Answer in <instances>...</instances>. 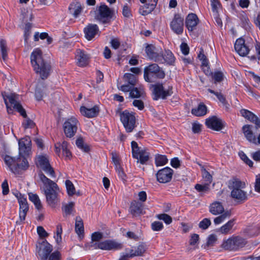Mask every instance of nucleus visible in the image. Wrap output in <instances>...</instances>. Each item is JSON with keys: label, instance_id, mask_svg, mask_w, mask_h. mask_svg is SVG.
<instances>
[{"label": "nucleus", "instance_id": "obj_1", "mask_svg": "<svg viewBox=\"0 0 260 260\" xmlns=\"http://www.w3.org/2000/svg\"><path fill=\"white\" fill-rule=\"evenodd\" d=\"M31 148V140L30 137L25 136L19 141V157L13 158L5 155L4 160L9 170L14 174H17L18 169L25 170L28 167L26 156L28 155Z\"/></svg>", "mask_w": 260, "mask_h": 260}, {"label": "nucleus", "instance_id": "obj_2", "mask_svg": "<svg viewBox=\"0 0 260 260\" xmlns=\"http://www.w3.org/2000/svg\"><path fill=\"white\" fill-rule=\"evenodd\" d=\"M34 61L36 63V73L42 79H47L50 74L51 67L50 63L43 59L42 51L40 48H37L34 51Z\"/></svg>", "mask_w": 260, "mask_h": 260}, {"label": "nucleus", "instance_id": "obj_3", "mask_svg": "<svg viewBox=\"0 0 260 260\" xmlns=\"http://www.w3.org/2000/svg\"><path fill=\"white\" fill-rule=\"evenodd\" d=\"M245 187L244 182L239 179L234 178L229 182V187L232 189L231 196L235 200L244 202L247 199V193L243 189Z\"/></svg>", "mask_w": 260, "mask_h": 260}, {"label": "nucleus", "instance_id": "obj_4", "mask_svg": "<svg viewBox=\"0 0 260 260\" xmlns=\"http://www.w3.org/2000/svg\"><path fill=\"white\" fill-rule=\"evenodd\" d=\"M165 76L163 69L156 63L150 64L144 69V78L147 82H153L154 79H162Z\"/></svg>", "mask_w": 260, "mask_h": 260}, {"label": "nucleus", "instance_id": "obj_5", "mask_svg": "<svg viewBox=\"0 0 260 260\" xmlns=\"http://www.w3.org/2000/svg\"><path fill=\"white\" fill-rule=\"evenodd\" d=\"M94 13V19L103 24L109 23L114 15V11L105 4L96 6Z\"/></svg>", "mask_w": 260, "mask_h": 260}, {"label": "nucleus", "instance_id": "obj_6", "mask_svg": "<svg viewBox=\"0 0 260 260\" xmlns=\"http://www.w3.org/2000/svg\"><path fill=\"white\" fill-rule=\"evenodd\" d=\"M36 165L38 168L44 171L50 177L55 178V173L50 164L49 157L46 154H41L36 156Z\"/></svg>", "mask_w": 260, "mask_h": 260}, {"label": "nucleus", "instance_id": "obj_7", "mask_svg": "<svg viewBox=\"0 0 260 260\" xmlns=\"http://www.w3.org/2000/svg\"><path fill=\"white\" fill-rule=\"evenodd\" d=\"M9 100L10 106L5 100V104L7 106L8 112L10 114L12 113V107L14 109L17 111L24 117H26V114L25 110L23 109L21 105L18 102V95L15 93H11L7 96Z\"/></svg>", "mask_w": 260, "mask_h": 260}, {"label": "nucleus", "instance_id": "obj_8", "mask_svg": "<svg viewBox=\"0 0 260 260\" xmlns=\"http://www.w3.org/2000/svg\"><path fill=\"white\" fill-rule=\"evenodd\" d=\"M131 145L133 157L137 159V163L145 164L149 160V153L145 149H140L137 143L135 141H132Z\"/></svg>", "mask_w": 260, "mask_h": 260}, {"label": "nucleus", "instance_id": "obj_9", "mask_svg": "<svg viewBox=\"0 0 260 260\" xmlns=\"http://www.w3.org/2000/svg\"><path fill=\"white\" fill-rule=\"evenodd\" d=\"M79 124V121L75 117H72L67 119L63 124V132L66 136L69 138L73 137L77 132Z\"/></svg>", "mask_w": 260, "mask_h": 260}, {"label": "nucleus", "instance_id": "obj_10", "mask_svg": "<svg viewBox=\"0 0 260 260\" xmlns=\"http://www.w3.org/2000/svg\"><path fill=\"white\" fill-rule=\"evenodd\" d=\"M120 120L127 132H132L135 127L136 118L135 115L127 110L120 114Z\"/></svg>", "mask_w": 260, "mask_h": 260}, {"label": "nucleus", "instance_id": "obj_11", "mask_svg": "<svg viewBox=\"0 0 260 260\" xmlns=\"http://www.w3.org/2000/svg\"><path fill=\"white\" fill-rule=\"evenodd\" d=\"M145 52L147 57L155 62L162 61V51L161 48L152 44H148L145 47Z\"/></svg>", "mask_w": 260, "mask_h": 260}, {"label": "nucleus", "instance_id": "obj_12", "mask_svg": "<svg viewBox=\"0 0 260 260\" xmlns=\"http://www.w3.org/2000/svg\"><path fill=\"white\" fill-rule=\"evenodd\" d=\"M40 180L42 182L44 186L45 194L59 191V189L56 183L48 178L41 171L39 173Z\"/></svg>", "mask_w": 260, "mask_h": 260}, {"label": "nucleus", "instance_id": "obj_13", "mask_svg": "<svg viewBox=\"0 0 260 260\" xmlns=\"http://www.w3.org/2000/svg\"><path fill=\"white\" fill-rule=\"evenodd\" d=\"M152 87L154 100H157L159 98L165 99L173 93L172 87H169L167 90H165L162 84L159 83L153 85Z\"/></svg>", "mask_w": 260, "mask_h": 260}, {"label": "nucleus", "instance_id": "obj_14", "mask_svg": "<svg viewBox=\"0 0 260 260\" xmlns=\"http://www.w3.org/2000/svg\"><path fill=\"white\" fill-rule=\"evenodd\" d=\"M19 204V219L21 222L24 220L26 213L28 210L26 198L20 193L15 194Z\"/></svg>", "mask_w": 260, "mask_h": 260}, {"label": "nucleus", "instance_id": "obj_15", "mask_svg": "<svg viewBox=\"0 0 260 260\" xmlns=\"http://www.w3.org/2000/svg\"><path fill=\"white\" fill-rule=\"evenodd\" d=\"M184 26V19L179 14H176L171 22L170 27L172 30L178 35L183 32Z\"/></svg>", "mask_w": 260, "mask_h": 260}, {"label": "nucleus", "instance_id": "obj_16", "mask_svg": "<svg viewBox=\"0 0 260 260\" xmlns=\"http://www.w3.org/2000/svg\"><path fill=\"white\" fill-rule=\"evenodd\" d=\"M173 174V170L169 167H166L159 170L156 174L158 182L165 183L170 182Z\"/></svg>", "mask_w": 260, "mask_h": 260}, {"label": "nucleus", "instance_id": "obj_17", "mask_svg": "<svg viewBox=\"0 0 260 260\" xmlns=\"http://www.w3.org/2000/svg\"><path fill=\"white\" fill-rule=\"evenodd\" d=\"M205 123L208 128L216 131H220L223 127L221 119L216 116L207 119Z\"/></svg>", "mask_w": 260, "mask_h": 260}, {"label": "nucleus", "instance_id": "obj_18", "mask_svg": "<svg viewBox=\"0 0 260 260\" xmlns=\"http://www.w3.org/2000/svg\"><path fill=\"white\" fill-rule=\"evenodd\" d=\"M99 32V27L95 24H88L84 28L85 37L88 41L92 40Z\"/></svg>", "mask_w": 260, "mask_h": 260}, {"label": "nucleus", "instance_id": "obj_19", "mask_svg": "<svg viewBox=\"0 0 260 260\" xmlns=\"http://www.w3.org/2000/svg\"><path fill=\"white\" fill-rule=\"evenodd\" d=\"M235 49L240 55L245 56L249 51L248 46L245 43V40L242 38L237 39L235 43Z\"/></svg>", "mask_w": 260, "mask_h": 260}, {"label": "nucleus", "instance_id": "obj_20", "mask_svg": "<svg viewBox=\"0 0 260 260\" xmlns=\"http://www.w3.org/2000/svg\"><path fill=\"white\" fill-rule=\"evenodd\" d=\"M254 126L250 124L243 126L242 131L247 140L253 144L256 143V137L253 133Z\"/></svg>", "mask_w": 260, "mask_h": 260}, {"label": "nucleus", "instance_id": "obj_21", "mask_svg": "<svg viewBox=\"0 0 260 260\" xmlns=\"http://www.w3.org/2000/svg\"><path fill=\"white\" fill-rule=\"evenodd\" d=\"M31 18L32 15L30 14L29 18H24L23 21L24 22V41L27 44L29 39L31 37V27H32V23H31Z\"/></svg>", "mask_w": 260, "mask_h": 260}, {"label": "nucleus", "instance_id": "obj_22", "mask_svg": "<svg viewBox=\"0 0 260 260\" xmlns=\"http://www.w3.org/2000/svg\"><path fill=\"white\" fill-rule=\"evenodd\" d=\"M199 22V19L197 15L191 13L188 15L186 18L185 24L189 31L194 30Z\"/></svg>", "mask_w": 260, "mask_h": 260}, {"label": "nucleus", "instance_id": "obj_23", "mask_svg": "<svg viewBox=\"0 0 260 260\" xmlns=\"http://www.w3.org/2000/svg\"><path fill=\"white\" fill-rule=\"evenodd\" d=\"M76 57L77 60V64L80 67L86 66L88 63L89 57L83 50H77Z\"/></svg>", "mask_w": 260, "mask_h": 260}, {"label": "nucleus", "instance_id": "obj_24", "mask_svg": "<svg viewBox=\"0 0 260 260\" xmlns=\"http://www.w3.org/2000/svg\"><path fill=\"white\" fill-rule=\"evenodd\" d=\"M80 112L83 115L88 118H92L98 115L99 109L96 106L91 108H87L84 106H82L80 108Z\"/></svg>", "mask_w": 260, "mask_h": 260}, {"label": "nucleus", "instance_id": "obj_25", "mask_svg": "<svg viewBox=\"0 0 260 260\" xmlns=\"http://www.w3.org/2000/svg\"><path fill=\"white\" fill-rule=\"evenodd\" d=\"M143 205L142 203L133 201L131 204L129 212L134 216H137L143 214Z\"/></svg>", "mask_w": 260, "mask_h": 260}, {"label": "nucleus", "instance_id": "obj_26", "mask_svg": "<svg viewBox=\"0 0 260 260\" xmlns=\"http://www.w3.org/2000/svg\"><path fill=\"white\" fill-rule=\"evenodd\" d=\"M52 250V245H41L38 254L42 259L47 260Z\"/></svg>", "mask_w": 260, "mask_h": 260}, {"label": "nucleus", "instance_id": "obj_27", "mask_svg": "<svg viewBox=\"0 0 260 260\" xmlns=\"http://www.w3.org/2000/svg\"><path fill=\"white\" fill-rule=\"evenodd\" d=\"M82 10L83 6L80 3L77 1L72 3L69 7L70 13L75 18H77L80 14Z\"/></svg>", "mask_w": 260, "mask_h": 260}, {"label": "nucleus", "instance_id": "obj_28", "mask_svg": "<svg viewBox=\"0 0 260 260\" xmlns=\"http://www.w3.org/2000/svg\"><path fill=\"white\" fill-rule=\"evenodd\" d=\"M224 211V207L221 203L219 202H214L211 204L209 206V211L214 215H219L222 213Z\"/></svg>", "mask_w": 260, "mask_h": 260}, {"label": "nucleus", "instance_id": "obj_29", "mask_svg": "<svg viewBox=\"0 0 260 260\" xmlns=\"http://www.w3.org/2000/svg\"><path fill=\"white\" fill-rule=\"evenodd\" d=\"M158 0H151L152 3L147 4L141 6L139 9L140 13L142 15H146L150 13L155 8Z\"/></svg>", "mask_w": 260, "mask_h": 260}, {"label": "nucleus", "instance_id": "obj_30", "mask_svg": "<svg viewBox=\"0 0 260 260\" xmlns=\"http://www.w3.org/2000/svg\"><path fill=\"white\" fill-rule=\"evenodd\" d=\"M59 191H54L45 194L48 204L52 208H55L59 202L58 193Z\"/></svg>", "mask_w": 260, "mask_h": 260}, {"label": "nucleus", "instance_id": "obj_31", "mask_svg": "<svg viewBox=\"0 0 260 260\" xmlns=\"http://www.w3.org/2000/svg\"><path fill=\"white\" fill-rule=\"evenodd\" d=\"M162 57L163 60L160 62H158L159 63H166L167 64L169 65L174 64L175 61V58L173 53L171 51L168 50H165V53L162 52Z\"/></svg>", "mask_w": 260, "mask_h": 260}, {"label": "nucleus", "instance_id": "obj_32", "mask_svg": "<svg viewBox=\"0 0 260 260\" xmlns=\"http://www.w3.org/2000/svg\"><path fill=\"white\" fill-rule=\"evenodd\" d=\"M75 231L80 238L83 237L84 233L83 222L80 216L76 217Z\"/></svg>", "mask_w": 260, "mask_h": 260}, {"label": "nucleus", "instance_id": "obj_33", "mask_svg": "<svg viewBox=\"0 0 260 260\" xmlns=\"http://www.w3.org/2000/svg\"><path fill=\"white\" fill-rule=\"evenodd\" d=\"M232 216V212L230 210L224 211L222 213L214 219V223L215 225L219 224L224 222L226 219H229Z\"/></svg>", "mask_w": 260, "mask_h": 260}, {"label": "nucleus", "instance_id": "obj_34", "mask_svg": "<svg viewBox=\"0 0 260 260\" xmlns=\"http://www.w3.org/2000/svg\"><path fill=\"white\" fill-rule=\"evenodd\" d=\"M45 39H47V45L50 44L52 42L53 40L52 38L49 37L47 32L40 33L39 32H35L34 35V41H35L37 42L39 41V40H44Z\"/></svg>", "mask_w": 260, "mask_h": 260}, {"label": "nucleus", "instance_id": "obj_35", "mask_svg": "<svg viewBox=\"0 0 260 260\" xmlns=\"http://www.w3.org/2000/svg\"><path fill=\"white\" fill-rule=\"evenodd\" d=\"M207 113V107L203 103H200L197 108L192 109L191 113L197 116L205 115Z\"/></svg>", "mask_w": 260, "mask_h": 260}, {"label": "nucleus", "instance_id": "obj_36", "mask_svg": "<svg viewBox=\"0 0 260 260\" xmlns=\"http://www.w3.org/2000/svg\"><path fill=\"white\" fill-rule=\"evenodd\" d=\"M247 242L245 239L241 236L233 235L224 241L223 244H245Z\"/></svg>", "mask_w": 260, "mask_h": 260}, {"label": "nucleus", "instance_id": "obj_37", "mask_svg": "<svg viewBox=\"0 0 260 260\" xmlns=\"http://www.w3.org/2000/svg\"><path fill=\"white\" fill-rule=\"evenodd\" d=\"M131 252V256H136L141 255L145 251V248L144 245H138L137 246H133L131 249H128Z\"/></svg>", "mask_w": 260, "mask_h": 260}, {"label": "nucleus", "instance_id": "obj_38", "mask_svg": "<svg viewBox=\"0 0 260 260\" xmlns=\"http://www.w3.org/2000/svg\"><path fill=\"white\" fill-rule=\"evenodd\" d=\"M235 220L234 219L229 220L225 224L223 225L219 229V232L222 234H227L232 229L235 224Z\"/></svg>", "mask_w": 260, "mask_h": 260}, {"label": "nucleus", "instance_id": "obj_39", "mask_svg": "<svg viewBox=\"0 0 260 260\" xmlns=\"http://www.w3.org/2000/svg\"><path fill=\"white\" fill-rule=\"evenodd\" d=\"M95 249L99 248L104 250H116L121 248L120 245H91Z\"/></svg>", "mask_w": 260, "mask_h": 260}, {"label": "nucleus", "instance_id": "obj_40", "mask_svg": "<svg viewBox=\"0 0 260 260\" xmlns=\"http://www.w3.org/2000/svg\"><path fill=\"white\" fill-rule=\"evenodd\" d=\"M0 49L2 58L4 61H6L8 58V48L6 41L4 39H0Z\"/></svg>", "mask_w": 260, "mask_h": 260}, {"label": "nucleus", "instance_id": "obj_41", "mask_svg": "<svg viewBox=\"0 0 260 260\" xmlns=\"http://www.w3.org/2000/svg\"><path fill=\"white\" fill-rule=\"evenodd\" d=\"M245 233L248 237L257 236L260 233V228L257 226L249 227L245 230Z\"/></svg>", "mask_w": 260, "mask_h": 260}, {"label": "nucleus", "instance_id": "obj_42", "mask_svg": "<svg viewBox=\"0 0 260 260\" xmlns=\"http://www.w3.org/2000/svg\"><path fill=\"white\" fill-rule=\"evenodd\" d=\"M124 78L128 82V84L134 86L137 81V77L135 75L131 73H125Z\"/></svg>", "mask_w": 260, "mask_h": 260}, {"label": "nucleus", "instance_id": "obj_43", "mask_svg": "<svg viewBox=\"0 0 260 260\" xmlns=\"http://www.w3.org/2000/svg\"><path fill=\"white\" fill-rule=\"evenodd\" d=\"M155 161L157 166H160L166 165L168 159L165 155L158 154L155 156Z\"/></svg>", "mask_w": 260, "mask_h": 260}, {"label": "nucleus", "instance_id": "obj_44", "mask_svg": "<svg viewBox=\"0 0 260 260\" xmlns=\"http://www.w3.org/2000/svg\"><path fill=\"white\" fill-rule=\"evenodd\" d=\"M76 145L78 148L82 149L85 152H88L90 149L88 145L84 144L83 140L82 138H79L76 142Z\"/></svg>", "mask_w": 260, "mask_h": 260}, {"label": "nucleus", "instance_id": "obj_45", "mask_svg": "<svg viewBox=\"0 0 260 260\" xmlns=\"http://www.w3.org/2000/svg\"><path fill=\"white\" fill-rule=\"evenodd\" d=\"M34 204L38 212L44 210L41 201L36 194H34Z\"/></svg>", "mask_w": 260, "mask_h": 260}, {"label": "nucleus", "instance_id": "obj_46", "mask_svg": "<svg viewBox=\"0 0 260 260\" xmlns=\"http://www.w3.org/2000/svg\"><path fill=\"white\" fill-rule=\"evenodd\" d=\"M67 190L70 196L75 194V188L73 183L69 180H67L65 182Z\"/></svg>", "mask_w": 260, "mask_h": 260}, {"label": "nucleus", "instance_id": "obj_47", "mask_svg": "<svg viewBox=\"0 0 260 260\" xmlns=\"http://www.w3.org/2000/svg\"><path fill=\"white\" fill-rule=\"evenodd\" d=\"M143 91L139 90L137 87L133 86L132 89L129 92V97L132 98H139L142 96Z\"/></svg>", "mask_w": 260, "mask_h": 260}, {"label": "nucleus", "instance_id": "obj_48", "mask_svg": "<svg viewBox=\"0 0 260 260\" xmlns=\"http://www.w3.org/2000/svg\"><path fill=\"white\" fill-rule=\"evenodd\" d=\"M249 121L255 124V128L257 129L260 128V118H259L254 113H252L249 118L247 119Z\"/></svg>", "mask_w": 260, "mask_h": 260}, {"label": "nucleus", "instance_id": "obj_49", "mask_svg": "<svg viewBox=\"0 0 260 260\" xmlns=\"http://www.w3.org/2000/svg\"><path fill=\"white\" fill-rule=\"evenodd\" d=\"M62 232V226L61 224H58L56 226V235L54 236L55 241L57 243L62 242L61 234Z\"/></svg>", "mask_w": 260, "mask_h": 260}, {"label": "nucleus", "instance_id": "obj_50", "mask_svg": "<svg viewBox=\"0 0 260 260\" xmlns=\"http://www.w3.org/2000/svg\"><path fill=\"white\" fill-rule=\"evenodd\" d=\"M211 224V220L209 218H205L201 221L199 224V227L204 230L207 229Z\"/></svg>", "mask_w": 260, "mask_h": 260}, {"label": "nucleus", "instance_id": "obj_51", "mask_svg": "<svg viewBox=\"0 0 260 260\" xmlns=\"http://www.w3.org/2000/svg\"><path fill=\"white\" fill-rule=\"evenodd\" d=\"M194 187L197 190L200 192H207L210 190L209 183H206L204 185L197 184Z\"/></svg>", "mask_w": 260, "mask_h": 260}, {"label": "nucleus", "instance_id": "obj_52", "mask_svg": "<svg viewBox=\"0 0 260 260\" xmlns=\"http://www.w3.org/2000/svg\"><path fill=\"white\" fill-rule=\"evenodd\" d=\"M156 217L158 219L164 221L167 224H169L172 222V217L165 213L158 214L156 215Z\"/></svg>", "mask_w": 260, "mask_h": 260}, {"label": "nucleus", "instance_id": "obj_53", "mask_svg": "<svg viewBox=\"0 0 260 260\" xmlns=\"http://www.w3.org/2000/svg\"><path fill=\"white\" fill-rule=\"evenodd\" d=\"M34 141L35 142L38 149H40L41 150L44 149L45 145L44 143V141L41 137L37 136L34 137Z\"/></svg>", "mask_w": 260, "mask_h": 260}, {"label": "nucleus", "instance_id": "obj_54", "mask_svg": "<svg viewBox=\"0 0 260 260\" xmlns=\"http://www.w3.org/2000/svg\"><path fill=\"white\" fill-rule=\"evenodd\" d=\"M75 203L74 202H70L69 204L65 205L63 209V211L66 214V216L70 215L74 209Z\"/></svg>", "mask_w": 260, "mask_h": 260}, {"label": "nucleus", "instance_id": "obj_55", "mask_svg": "<svg viewBox=\"0 0 260 260\" xmlns=\"http://www.w3.org/2000/svg\"><path fill=\"white\" fill-rule=\"evenodd\" d=\"M61 259V254L58 250L54 251L52 253H50L48 260H60Z\"/></svg>", "mask_w": 260, "mask_h": 260}, {"label": "nucleus", "instance_id": "obj_56", "mask_svg": "<svg viewBox=\"0 0 260 260\" xmlns=\"http://www.w3.org/2000/svg\"><path fill=\"white\" fill-rule=\"evenodd\" d=\"M103 238V234L101 232H94L91 235L92 242H99Z\"/></svg>", "mask_w": 260, "mask_h": 260}, {"label": "nucleus", "instance_id": "obj_57", "mask_svg": "<svg viewBox=\"0 0 260 260\" xmlns=\"http://www.w3.org/2000/svg\"><path fill=\"white\" fill-rule=\"evenodd\" d=\"M239 155L241 158L250 167H252L253 166V162L250 159L248 158L246 155L243 152L239 153Z\"/></svg>", "mask_w": 260, "mask_h": 260}, {"label": "nucleus", "instance_id": "obj_58", "mask_svg": "<svg viewBox=\"0 0 260 260\" xmlns=\"http://www.w3.org/2000/svg\"><path fill=\"white\" fill-rule=\"evenodd\" d=\"M37 233L39 237L43 239L48 236V234L46 232L44 228L41 226H38Z\"/></svg>", "mask_w": 260, "mask_h": 260}, {"label": "nucleus", "instance_id": "obj_59", "mask_svg": "<svg viewBox=\"0 0 260 260\" xmlns=\"http://www.w3.org/2000/svg\"><path fill=\"white\" fill-rule=\"evenodd\" d=\"M163 227L162 222L160 221H154L151 224V228L154 231H159L162 229Z\"/></svg>", "mask_w": 260, "mask_h": 260}, {"label": "nucleus", "instance_id": "obj_60", "mask_svg": "<svg viewBox=\"0 0 260 260\" xmlns=\"http://www.w3.org/2000/svg\"><path fill=\"white\" fill-rule=\"evenodd\" d=\"M223 75L221 72H215L212 75L215 83L221 82L223 80Z\"/></svg>", "mask_w": 260, "mask_h": 260}, {"label": "nucleus", "instance_id": "obj_61", "mask_svg": "<svg viewBox=\"0 0 260 260\" xmlns=\"http://www.w3.org/2000/svg\"><path fill=\"white\" fill-rule=\"evenodd\" d=\"M240 245H222L223 250L229 251H236L239 249Z\"/></svg>", "mask_w": 260, "mask_h": 260}, {"label": "nucleus", "instance_id": "obj_62", "mask_svg": "<svg viewBox=\"0 0 260 260\" xmlns=\"http://www.w3.org/2000/svg\"><path fill=\"white\" fill-rule=\"evenodd\" d=\"M35 97L37 101H41L43 98V89L37 86L35 91Z\"/></svg>", "mask_w": 260, "mask_h": 260}, {"label": "nucleus", "instance_id": "obj_63", "mask_svg": "<svg viewBox=\"0 0 260 260\" xmlns=\"http://www.w3.org/2000/svg\"><path fill=\"white\" fill-rule=\"evenodd\" d=\"M202 175L203 177L205 178L207 182H208L209 184L211 183L212 180V177L211 174L205 169L203 170Z\"/></svg>", "mask_w": 260, "mask_h": 260}, {"label": "nucleus", "instance_id": "obj_64", "mask_svg": "<svg viewBox=\"0 0 260 260\" xmlns=\"http://www.w3.org/2000/svg\"><path fill=\"white\" fill-rule=\"evenodd\" d=\"M122 14L124 17L126 18H129L132 16V13L130 8L127 5H124L122 9Z\"/></svg>", "mask_w": 260, "mask_h": 260}]
</instances>
